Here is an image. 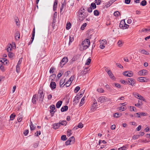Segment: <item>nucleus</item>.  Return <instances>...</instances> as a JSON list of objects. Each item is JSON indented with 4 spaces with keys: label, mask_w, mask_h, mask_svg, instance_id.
<instances>
[{
    "label": "nucleus",
    "mask_w": 150,
    "mask_h": 150,
    "mask_svg": "<svg viewBox=\"0 0 150 150\" xmlns=\"http://www.w3.org/2000/svg\"><path fill=\"white\" fill-rule=\"evenodd\" d=\"M90 45V41L89 39H86L83 41L81 44L80 50L81 51H83L88 48Z\"/></svg>",
    "instance_id": "obj_1"
},
{
    "label": "nucleus",
    "mask_w": 150,
    "mask_h": 150,
    "mask_svg": "<svg viewBox=\"0 0 150 150\" xmlns=\"http://www.w3.org/2000/svg\"><path fill=\"white\" fill-rule=\"evenodd\" d=\"M38 93L39 94V102L40 103H42L43 100L44 95H43V91L41 90L40 89L39 90Z\"/></svg>",
    "instance_id": "obj_2"
},
{
    "label": "nucleus",
    "mask_w": 150,
    "mask_h": 150,
    "mask_svg": "<svg viewBox=\"0 0 150 150\" xmlns=\"http://www.w3.org/2000/svg\"><path fill=\"white\" fill-rule=\"evenodd\" d=\"M105 71L107 72L110 77L112 80H115V78L113 74L111 71L110 70L108 69L107 68L105 67Z\"/></svg>",
    "instance_id": "obj_3"
},
{
    "label": "nucleus",
    "mask_w": 150,
    "mask_h": 150,
    "mask_svg": "<svg viewBox=\"0 0 150 150\" xmlns=\"http://www.w3.org/2000/svg\"><path fill=\"white\" fill-rule=\"evenodd\" d=\"M78 18L79 20L80 21H83L86 17L87 16V14L86 13H84L78 14Z\"/></svg>",
    "instance_id": "obj_4"
},
{
    "label": "nucleus",
    "mask_w": 150,
    "mask_h": 150,
    "mask_svg": "<svg viewBox=\"0 0 150 150\" xmlns=\"http://www.w3.org/2000/svg\"><path fill=\"white\" fill-rule=\"evenodd\" d=\"M68 61V59L67 57H64L60 62L59 66L62 68L63 66Z\"/></svg>",
    "instance_id": "obj_5"
},
{
    "label": "nucleus",
    "mask_w": 150,
    "mask_h": 150,
    "mask_svg": "<svg viewBox=\"0 0 150 150\" xmlns=\"http://www.w3.org/2000/svg\"><path fill=\"white\" fill-rule=\"evenodd\" d=\"M88 67L85 68L82 71H81L80 73L78 74V76H80L82 75H84L86 74L87 73L88 70L87 69H88Z\"/></svg>",
    "instance_id": "obj_6"
},
{
    "label": "nucleus",
    "mask_w": 150,
    "mask_h": 150,
    "mask_svg": "<svg viewBox=\"0 0 150 150\" xmlns=\"http://www.w3.org/2000/svg\"><path fill=\"white\" fill-rule=\"evenodd\" d=\"M50 112L52 116H53L54 115L55 111L54 110H55V106L54 105H52L50 106Z\"/></svg>",
    "instance_id": "obj_7"
},
{
    "label": "nucleus",
    "mask_w": 150,
    "mask_h": 150,
    "mask_svg": "<svg viewBox=\"0 0 150 150\" xmlns=\"http://www.w3.org/2000/svg\"><path fill=\"white\" fill-rule=\"evenodd\" d=\"M123 75L126 76L131 77L133 75V73L131 71H127L123 73Z\"/></svg>",
    "instance_id": "obj_8"
},
{
    "label": "nucleus",
    "mask_w": 150,
    "mask_h": 150,
    "mask_svg": "<svg viewBox=\"0 0 150 150\" xmlns=\"http://www.w3.org/2000/svg\"><path fill=\"white\" fill-rule=\"evenodd\" d=\"M102 42L100 43V47L101 49H103L105 47V45L107 44V41L105 40H102Z\"/></svg>",
    "instance_id": "obj_9"
},
{
    "label": "nucleus",
    "mask_w": 150,
    "mask_h": 150,
    "mask_svg": "<svg viewBox=\"0 0 150 150\" xmlns=\"http://www.w3.org/2000/svg\"><path fill=\"white\" fill-rule=\"evenodd\" d=\"M128 81L129 84L132 86H134L135 83V80L132 78H128Z\"/></svg>",
    "instance_id": "obj_10"
},
{
    "label": "nucleus",
    "mask_w": 150,
    "mask_h": 150,
    "mask_svg": "<svg viewBox=\"0 0 150 150\" xmlns=\"http://www.w3.org/2000/svg\"><path fill=\"white\" fill-rule=\"evenodd\" d=\"M133 95L135 97L138 98L140 100H142L143 101H144L145 100V99L143 98V97L137 93H133Z\"/></svg>",
    "instance_id": "obj_11"
},
{
    "label": "nucleus",
    "mask_w": 150,
    "mask_h": 150,
    "mask_svg": "<svg viewBox=\"0 0 150 150\" xmlns=\"http://www.w3.org/2000/svg\"><path fill=\"white\" fill-rule=\"evenodd\" d=\"M107 98L105 96H102L100 97L98 100V101L100 102L101 103H103L107 101Z\"/></svg>",
    "instance_id": "obj_12"
},
{
    "label": "nucleus",
    "mask_w": 150,
    "mask_h": 150,
    "mask_svg": "<svg viewBox=\"0 0 150 150\" xmlns=\"http://www.w3.org/2000/svg\"><path fill=\"white\" fill-rule=\"evenodd\" d=\"M148 71L146 70L143 69L140 71L138 72V74L140 76L145 75L147 74Z\"/></svg>",
    "instance_id": "obj_13"
},
{
    "label": "nucleus",
    "mask_w": 150,
    "mask_h": 150,
    "mask_svg": "<svg viewBox=\"0 0 150 150\" xmlns=\"http://www.w3.org/2000/svg\"><path fill=\"white\" fill-rule=\"evenodd\" d=\"M38 96L37 94H35L33 95L32 99V102L33 104H36V100H38Z\"/></svg>",
    "instance_id": "obj_14"
},
{
    "label": "nucleus",
    "mask_w": 150,
    "mask_h": 150,
    "mask_svg": "<svg viewBox=\"0 0 150 150\" xmlns=\"http://www.w3.org/2000/svg\"><path fill=\"white\" fill-rule=\"evenodd\" d=\"M138 80L140 82H146L149 80V79L145 77H139L138 78Z\"/></svg>",
    "instance_id": "obj_15"
},
{
    "label": "nucleus",
    "mask_w": 150,
    "mask_h": 150,
    "mask_svg": "<svg viewBox=\"0 0 150 150\" xmlns=\"http://www.w3.org/2000/svg\"><path fill=\"white\" fill-rule=\"evenodd\" d=\"M60 126L59 123H55L54 124L52 125V128L55 129H58Z\"/></svg>",
    "instance_id": "obj_16"
},
{
    "label": "nucleus",
    "mask_w": 150,
    "mask_h": 150,
    "mask_svg": "<svg viewBox=\"0 0 150 150\" xmlns=\"http://www.w3.org/2000/svg\"><path fill=\"white\" fill-rule=\"evenodd\" d=\"M97 104V103H93L91 107V110L94 111L96 110V109L97 108L96 106Z\"/></svg>",
    "instance_id": "obj_17"
},
{
    "label": "nucleus",
    "mask_w": 150,
    "mask_h": 150,
    "mask_svg": "<svg viewBox=\"0 0 150 150\" xmlns=\"http://www.w3.org/2000/svg\"><path fill=\"white\" fill-rule=\"evenodd\" d=\"M83 127V125L81 123H80L79 124L77 127H75L73 129V130H76L77 129L78 127L79 128H82Z\"/></svg>",
    "instance_id": "obj_18"
},
{
    "label": "nucleus",
    "mask_w": 150,
    "mask_h": 150,
    "mask_svg": "<svg viewBox=\"0 0 150 150\" xmlns=\"http://www.w3.org/2000/svg\"><path fill=\"white\" fill-rule=\"evenodd\" d=\"M66 3L65 2H64L63 3H62L61 6L60 8V12L61 13H62V14H63V12H62L63 11V9L64 6H66Z\"/></svg>",
    "instance_id": "obj_19"
},
{
    "label": "nucleus",
    "mask_w": 150,
    "mask_h": 150,
    "mask_svg": "<svg viewBox=\"0 0 150 150\" xmlns=\"http://www.w3.org/2000/svg\"><path fill=\"white\" fill-rule=\"evenodd\" d=\"M58 3V0H55L53 6V11H55L56 10V8Z\"/></svg>",
    "instance_id": "obj_20"
},
{
    "label": "nucleus",
    "mask_w": 150,
    "mask_h": 150,
    "mask_svg": "<svg viewBox=\"0 0 150 150\" xmlns=\"http://www.w3.org/2000/svg\"><path fill=\"white\" fill-rule=\"evenodd\" d=\"M56 84L55 82H51L50 84V87L52 90L55 89L56 87Z\"/></svg>",
    "instance_id": "obj_21"
},
{
    "label": "nucleus",
    "mask_w": 150,
    "mask_h": 150,
    "mask_svg": "<svg viewBox=\"0 0 150 150\" xmlns=\"http://www.w3.org/2000/svg\"><path fill=\"white\" fill-rule=\"evenodd\" d=\"M68 108V107L67 106H64L62 107L61 108V110L62 112H64L67 111Z\"/></svg>",
    "instance_id": "obj_22"
},
{
    "label": "nucleus",
    "mask_w": 150,
    "mask_h": 150,
    "mask_svg": "<svg viewBox=\"0 0 150 150\" xmlns=\"http://www.w3.org/2000/svg\"><path fill=\"white\" fill-rule=\"evenodd\" d=\"M62 102V101L60 100L57 102L56 104V107L57 108H59L61 105Z\"/></svg>",
    "instance_id": "obj_23"
},
{
    "label": "nucleus",
    "mask_w": 150,
    "mask_h": 150,
    "mask_svg": "<svg viewBox=\"0 0 150 150\" xmlns=\"http://www.w3.org/2000/svg\"><path fill=\"white\" fill-rule=\"evenodd\" d=\"M59 123L60 125H62L66 126L67 124V122L66 121L64 120L60 121Z\"/></svg>",
    "instance_id": "obj_24"
},
{
    "label": "nucleus",
    "mask_w": 150,
    "mask_h": 150,
    "mask_svg": "<svg viewBox=\"0 0 150 150\" xmlns=\"http://www.w3.org/2000/svg\"><path fill=\"white\" fill-rule=\"evenodd\" d=\"M19 33L18 31H17L15 35V38L17 40L19 39L20 38Z\"/></svg>",
    "instance_id": "obj_25"
},
{
    "label": "nucleus",
    "mask_w": 150,
    "mask_h": 150,
    "mask_svg": "<svg viewBox=\"0 0 150 150\" xmlns=\"http://www.w3.org/2000/svg\"><path fill=\"white\" fill-rule=\"evenodd\" d=\"M23 117V116L21 114H19L18 117V122H20L21 121Z\"/></svg>",
    "instance_id": "obj_26"
},
{
    "label": "nucleus",
    "mask_w": 150,
    "mask_h": 150,
    "mask_svg": "<svg viewBox=\"0 0 150 150\" xmlns=\"http://www.w3.org/2000/svg\"><path fill=\"white\" fill-rule=\"evenodd\" d=\"M141 31L142 32H149L150 31V27H148L146 28L142 29L141 30Z\"/></svg>",
    "instance_id": "obj_27"
},
{
    "label": "nucleus",
    "mask_w": 150,
    "mask_h": 150,
    "mask_svg": "<svg viewBox=\"0 0 150 150\" xmlns=\"http://www.w3.org/2000/svg\"><path fill=\"white\" fill-rule=\"evenodd\" d=\"M80 93V94H79V93H78L77 95V96L75 97L76 98L77 100L79 99L82 97V95L83 94V93H84V92H81Z\"/></svg>",
    "instance_id": "obj_28"
},
{
    "label": "nucleus",
    "mask_w": 150,
    "mask_h": 150,
    "mask_svg": "<svg viewBox=\"0 0 150 150\" xmlns=\"http://www.w3.org/2000/svg\"><path fill=\"white\" fill-rule=\"evenodd\" d=\"M123 42L121 40H119L117 42L118 45L119 47H121L122 46Z\"/></svg>",
    "instance_id": "obj_29"
},
{
    "label": "nucleus",
    "mask_w": 150,
    "mask_h": 150,
    "mask_svg": "<svg viewBox=\"0 0 150 150\" xmlns=\"http://www.w3.org/2000/svg\"><path fill=\"white\" fill-rule=\"evenodd\" d=\"M85 9L83 7H81L78 11V14L84 13H85Z\"/></svg>",
    "instance_id": "obj_30"
},
{
    "label": "nucleus",
    "mask_w": 150,
    "mask_h": 150,
    "mask_svg": "<svg viewBox=\"0 0 150 150\" xmlns=\"http://www.w3.org/2000/svg\"><path fill=\"white\" fill-rule=\"evenodd\" d=\"M71 83V80H68L64 85V86L66 85L67 87H69L70 86Z\"/></svg>",
    "instance_id": "obj_31"
},
{
    "label": "nucleus",
    "mask_w": 150,
    "mask_h": 150,
    "mask_svg": "<svg viewBox=\"0 0 150 150\" xmlns=\"http://www.w3.org/2000/svg\"><path fill=\"white\" fill-rule=\"evenodd\" d=\"M71 142V144H73L75 142V138L74 136L70 138L69 139Z\"/></svg>",
    "instance_id": "obj_32"
},
{
    "label": "nucleus",
    "mask_w": 150,
    "mask_h": 150,
    "mask_svg": "<svg viewBox=\"0 0 150 150\" xmlns=\"http://www.w3.org/2000/svg\"><path fill=\"white\" fill-rule=\"evenodd\" d=\"M122 115L121 113L117 112L114 114V116L115 117H118L121 116Z\"/></svg>",
    "instance_id": "obj_33"
},
{
    "label": "nucleus",
    "mask_w": 150,
    "mask_h": 150,
    "mask_svg": "<svg viewBox=\"0 0 150 150\" xmlns=\"http://www.w3.org/2000/svg\"><path fill=\"white\" fill-rule=\"evenodd\" d=\"M140 52L142 54L146 55H148L149 54L148 52H147L144 50H141Z\"/></svg>",
    "instance_id": "obj_34"
},
{
    "label": "nucleus",
    "mask_w": 150,
    "mask_h": 150,
    "mask_svg": "<svg viewBox=\"0 0 150 150\" xmlns=\"http://www.w3.org/2000/svg\"><path fill=\"white\" fill-rule=\"evenodd\" d=\"M71 23L70 22H68L67 23L66 28L67 30L69 29L71 27Z\"/></svg>",
    "instance_id": "obj_35"
},
{
    "label": "nucleus",
    "mask_w": 150,
    "mask_h": 150,
    "mask_svg": "<svg viewBox=\"0 0 150 150\" xmlns=\"http://www.w3.org/2000/svg\"><path fill=\"white\" fill-rule=\"evenodd\" d=\"M57 12H55L54 13V14H53V24L54 23H55L54 20H55V18H57Z\"/></svg>",
    "instance_id": "obj_36"
},
{
    "label": "nucleus",
    "mask_w": 150,
    "mask_h": 150,
    "mask_svg": "<svg viewBox=\"0 0 150 150\" xmlns=\"http://www.w3.org/2000/svg\"><path fill=\"white\" fill-rule=\"evenodd\" d=\"M12 45L11 44L9 45V46H8V47L7 48L6 50L8 52H9L12 50V48H11Z\"/></svg>",
    "instance_id": "obj_37"
},
{
    "label": "nucleus",
    "mask_w": 150,
    "mask_h": 150,
    "mask_svg": "<svg viewBox=\"0 0 150 150\" xmlns=\"http://www.w3.org/2000/svg\"><path fill=\"white\" fill-rule=\"evenodd\" d=\"M113 2L112 1H110L108 2L107 4L105 5V6L106 7H108L110 6L111 4Z\"/></svg>",
    "instance_id": "obj_38"
},
{
    "label": "nucleus",
    "mask_w": 150,
    "mask_h": 150,
    "mask_svg": "<svg viewBox=\"0 0 150 150\" xmlns=\"http://www.w3.org/2000/svg\"><path fill=\"white\" fill-rule=\"evenodd\" d=\"M146 1L145 0L142 1L140 3V5L143 6H144L146 4Z\"/></svg>",
    "instance_id": "obj_39"
},
{
    "label": "nucleus",
    "mask_w": 150,
    "mask_h": 150,
    "mask_svg": "<svg viewBox=\"0 0 150 150\" xmlns=\"http://www.w3.org/2000/svg\"><path fill=\"white\" fill-rule=\"evenodd\" d=\"M16 116V115L14 113H13L10 116V120H13Z\"/></svg>",
    "instance_id": "obj_40"
},
{
    "label": "nucleus",
    "mask_w": 150,
    "mask_h": 150,
    "mask_svg": "<svg viewBox=\"0 0 150 150\" xmlns=\"http://www.w3.org/2000/svg\"><path fill=\"white\" fill-rule=\"evenodd\" d=\"M91 7L92 8H93V9H94L96 8V6L95 3H92L91 4Z\"/></svg>",
    "instance_id": "obj_41"
},
{
    "label": "nucleus",
    "mask_w": 150,
    "mask_h": 150,
    "mask_svg": "<svg viewBox=\"0 0 150 150\" xmlns=\"http://www.w3.org/2000/svg\"><path fill=\"white\" fill-rule=\"evenodd\" d=\"M0 60V62H1L2 64H4V62L7 61V59L6 58H2Z\"/></svg>",
    "instance_id": "obj_42"
},
{
    "label": "nucleus",
    "mask_w": 150,
    "mask_h": 150,
    "mask_svg": "<svg viewBox=\"0 0 150 150\" xmlns=\"http://www.w3.org/2000/svg\"><path fill=\"white\" fill-rule=\"evenodd\" d=\"M61 139L62 140L65 141L67 139V138H66V136L65 135H63L62 136Z\"/></svg>",
    "instance_id": "obj_43"
},
{
    "label": "nucleus",
    "mask_w": 150,
    "mask_h": 150,
    "mask_svg": "<svg viewBox=\"0 0 150 150\" xmlns=\"http://www.w3.org/2000/svg\"><path fill=\"white\" fill-rule=\"evenodd\" d=\"M87 25V24L86 23H84L81 26V29L82 30H83L85 28L86 26Z\"/></svg>",
    "instance_id": "obj_44"
},
{
    "label": "nucleus",
    "mask_w": 150,
    "mask_h": 150,
    "mask_svg": "<svg viewBox=\"0 0 150 150\" xmlns=\"http://www.w3.org/2000/svg\"><path fill=\"white\" fill-rule=\"evenodd\" d=\"M136 108L134 106H130V111H136Z\"/></svg>",
    "instance_id": "obj_45"
},
{
    "label": "nucleus",
    "mask_w": 150,
    "mask_h": 150,
    "mask_svg": "<svg viewBox=\"0 0 150 150\" xmlns=\"http://www.w3.org/2000/svg\"><path fill=\"white\" fill-rule=\"evenodd\" d=\"M93 13H94V15L96 16H98L99 15V12H98V11L96 10H95L94 11V12H93Z\"/></svg>",
    "instance_id": "obj_46"
},
{
    "label": "nucleus",
    "mask_w": 150,
    "mask_h": 150,
    "mask_svg": "<svg viewBox=\"0 0 150 150\" xmlns=\"http://www.w3.org/2000/svg\"><path fill=\"white\" fill-rule=\"evenodd\" d=\"M85 100V98L84 97L83 98L81 101L80 103V106H82L84 103V101Z\"/></svg>",
    "instance_id": "obj_47"
},
{
    "label": "nucleus",
    "mask_w": 150,
    "mask_h": 150,
    "mask_svg": "<svg viewBox=\"0 0 150 150\" xmlns=\"http://www.w3.org/2000/svg\"><path fill=\"white\" fill-rule=\"evenodd\" d=\"M80 89V87L78 86H77L74 89V91L75 93H77Z\"/></svg>",
    "instance_id": "obj_48"
},
{
    "label": "nucleus",
    "mask_w": 150,
    "mask_h": 150,
    "mask_svg": "<svg viewBox=\"0 0 150 150\" xmlns=\"http://www.w3.org/2000/svg\"><path fill=\"white\" fill-rule=\"evenodd\" d=\"M120 12L117 11H115L114 13V15L115 16H118L119 15H120Z\"/></svg>",
    "instance_id": "obj_49"
},
{
    "label": "nucleus",
    "mask_w": 150,
    "mask_h": 150,
    "mask_svg": "<svg viewBox=\"0 0 150 150\" xmlns=\"http://www.w3.org/2000/svg\"><path fill=\"white\" fill-rule=\"evenodd\" d=\"M91 60L90 58H88L86 60V62L85 63V65H88L91 62Z\"/></svg>",
    "instance_id": "obj_50"
},
{
    "label": "nucleus",
    "mask_w": 150,
    "mask_h": 150,
    "mask_svg": "<svg viewBox=\"0 0 150 150\" xmlns=\"http://www.w3.org/2000/svg\"><path fill=\"white\" fill-rule=\"evenodd\" d=\"M71 130L70 129H68L67 132V136H70L72 134V133H71Z\"/></svg>",
    "instance_id": "obj_51"
},
{
    "label": "nucleus",
    "mask_w": 150,
    "mask_h": 150,
    "mask_svg": "<svg viewBox=\"0 0 150 150\" xmlns=\"http://www.w3.org/2000/svg\"><path fill=\"white\" fill-rule=\"evenodd\" d=\"M97 91L98 92H100V93H102L104 91V90L102 88H98L97 89Z\"/></svg>",
    "instance_id": "obj_52"
},
{
    "label": "nucleus",
    "mask_w": 150,
    "mask_h": 150,
    "mask_svg": "<svg viewBox=\"0 0 150 150\" xmlns=\"http://www.w3.org/2000/svg\"><path fill=\"white\" fill-rule=\"evenodd\" d=\"M30 129L31 131L35 130V126H34L33 124L32 125H30Z\"/></svg>",
    "instance_id": "obj_53"
},
{
    "label": "nucleus",
    "mask_w": 150,
    "mask_h": 150,
    "mask_svg": "<svg viewBox=\"0 0 150 150\" xmlns=\"http://www.w3.org/2000/svg\"><path fill=\"white\" fill-rule=\"evenodd\" d=\"M95 2L97 5H99L100 4L101 1V0H96Z\"/></svg>",
    "instance_id": "obj_54"
},
{
    "label": "nucleus",
    "mask_w": 150,
    "mask_h": 150,
    "mask_svg": "<svg viewBox=\"0 0 150 150\" xmlns=\"http://www.w3.org/2000/svg\"><path fill=\"white\" fill-rule=\"evenodd\" d=\"M140 136V135H134L133 137V139H138Z\"/></svg>",
    "instance_id": "obj_55"
},
{
    "label": "nucleus",
    "mask_w": 150,
    "mask_h": 150,
    "mask_svg": "<svg viewBox=\"0 0 150 150\" xmlns=\"http://www.w3.org/2000/svg\"><path fill=\"white\" fill-rule=\"evenodd\" d=\"M20 70V65H17L16 66V70L17 73H18L19 71Z\"/></svg>",
    "instance_id": "obj_56"
},
{
    "label": "nucleus",
    "mask_w": 150,
    "mask_h": 150,
    "mask_svg": "<svg viewBox=\"0 0 150 150\" xmlns=\"http://www.w3.org/2000/svg\"><path fill=\"white\" fill-rule=\"evenodd\" d=\"M64 81H62V80H61L59 82V84L60 87H63L64 86H62V85L64 83Z\"/></svg>",
    "instance_id": "obj_57"
},
{
    "label": "nucleus",
    "mask_w": 150,
    "mask_h": 150,
    "mask_svg": "<svg viewBox=\"0 0 150 150\" xmlns=\"http://www.w3.org/2000/svg\"><path fill=\"white\" fill-rule=\"evenodd\" d=\"M0 69L3 71H5V69L3 66L2 65V64L1 65L0 64Z\"/></svg>",
    "instance_id": "obj_58"
},
{
    "label": "nucleus",
    "mask_w": 150,
    "mask_h": 150,
    "mask_svg": "<svg viewBox=\"0 0 150 150\" xmlns=\"http://www.w3.org/2000/svg\"><path fill=\"white\" fill-rule=\"evenodd\" d=\"M126 108H127L126 107H123V106H122L119 108V110H121V109H122V111H123L124 110H126Z\"/></svg>",
    "instance_id": "obj_59"
},
{
    "label": "nucleus",
    "mask_w": 150,
    "mask_h": 150,
    "mask_svg": "<svg viewBox=\"0 0 150 150\" xmlns=\"http://www.w3.org/2000/svg\"><path fill=\"white\" fill-rule=\"evenodd\" d=\"M74 40V38L73 37L70 36L69 37V44L72 42Z\"/></svg>",
    "instance_id": "obj_60"
},
{
    "label": "nucleus",
    "mask_w": 150,
    "mask_h": 150,
    "mask_svg": "<svg viewBox=\"0 0 150 150\" xmlns=\"http://www.w3.org/2000/svg\"><path fill=\"white\" fill-rule=\"evenodd\" d=\"M13 53L11 52H8V56L9 58H11L13 56Z\"/></svg>",
    "instance_id": "obj_61"
},
{
    "label": "nucleus",
    "mask_w": 150,
    "mask_h": 150,
    "mask_svg": "<svg viewBox=\"0 0 150 150\" xmlns=\"http://www.w3.org/2000/svg\"><path fill=\"white\" fill-rule=\"evenodd\" d=\"M29 132L28 130V129H26L25 130L24 132V134L25 136H27V134H28Z\"/></svg>",
    "instance_id": "obj_62"
},
{
    "label": "nucleus",
    "mask_w": 150,
    "mask_h": 150,
    "mask_svg": "<svg viewBox=\"0 0 150 150\" xmlns=\"http://www.w3.org/2000/svg\"><path fill=\"white\" fill-rule=\"evenodd\" d=\"M71 142L69 139H68L67 141L65 142V145H68L69 144H71Z\"/></svg>",
    "instance_id": "obj_63"
},
{
    "label": "nucleus",
    "mask_w": 150,
    "mask_h": 150,
    "mask_svg": "<svg viewBox=\"0 0 150 150\" xmlns=\"http://www.w3.org/2000/svg\"><path fill=\"white\" fill-rule=\"evenodd\" d=\"M126 147L125 146L120 148L118 149V150H125Z\"/></svg>",
    "instance_id": "obj_64"
}]
</instances>
